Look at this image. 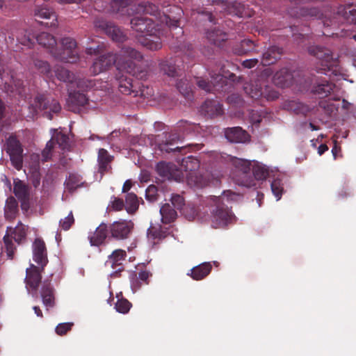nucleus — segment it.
<instances>
[{"mask_svg": "<svg viewBox=\"0 0 356 356\" xmlns=\"http://www.w3.org/2000/svg\"><path fill=\"white\" fill-rule=\"evenodd\" d=\"M130 23L141 45L153 51L161 48L162 43L158 35L159 30L156 28L153 19L137 15L131 19Z\"/></svg>", "mask_w": 356, "mask_h": 356, "instance_id": "obj_3", "label": "nucleus"}, {"mask_svg": "<svg viewBox=\"0 0 356 356\" xmlns=\"http://www.w3.org/2000/svg\"><path fill=\"white\" fill-rule=\"evenodd\" d=\"M36 162L33 167L30 168L29 172L32 173L33 177V184L35 187H37L40 184V174H39V165L38 161V156H34Z\"/></svg>", "mask_w": 356, "mask_h": 356, "instance_id": "obj_49", "label": "nucleus"}, {"mask_svg": "<svg viewBox=\"0 0 356 356\" xmlns=\"http://www.w3.org/2000/svg\"><path fill=\"white\" fill-rule=\"evenodd\" d=\"M51 138L52 142L54 143V140H56L58 147L63 149H67L70 147V138L69 137L62 133L61 131H58L57 129H51Z\"/></svg>", "mask_w": 356, "mask_h": 356, "instance_id": "obj_31", "label": "nucleus"}, {"mask_svg": "<svg viewBox=\"0 0 356 356\" xmlns=\"http://www.w3.org/2000/svg\"><path fill=\"white\" fill-rule=\"evenodd\" d=\"M65 188L70 192H73L77 188L83 185L82 178L79 175L70 174L65 181Z\"/></svg>", "mask_w": 356, "mask_h": 356, "instance_id": "obj_34", "label": "nucleus"}, {"mask_svg": "<svg viewBox=\"0 0 356 356\" xmlns=\"http://www.w3.org/2000/svg\"><path fill=\"white\" fill-rule=\"evenodd\" d=\"M225 136L231 143H245L249 139L248 134L239 127L227 129Z\"/></svg>", "mask_w": 356, "mask_h": 356, "instance_id": "obj_20", "label": "nucleus"}, {"mask_svg": "<svg viewBox=\"0 0 356 356\" xmlns=\"http://www.w3.org/2000/svg\"><path fill=\"white\" fill-rule=\"evenodd\" d=\"M36 40L39 44L49 49L52 54L56 45V41L54 36L48 33L42 32L36 37Z\"/></svg>", "mask_w": 356, "mask_h": 356, "instance_id": "obj_27", "label": "nucleus"}, {"mask_svg": "<svg viewBox=\"0 0 356 356\" xmlns=\"http://www.w3.org/2000/svg\"><path fill=\"white\" fill-rule=\"evenodd\" d=\"M106 33L111 39L116 42H122L125 38L120 29L115 26H110L106 29Z\"/></svg>", "mask_w": 356, "mask_h": 356, "instance_id": "obj_43", "label": "nucleus"}, {"mask_svg": "<svg viewBox=\"0 0 356 356\" xmlns=\"http://www.w3.org/2000/svg\"><path fill=\"white\" fill-rule=\"evenodd\" d=\"M147 235L148 236H152L153 238H163L165 235V232H164L161 225L153 226L151 225L150 227L147 229Z\"/></svg>", "mask_w": 356, "mask_h": 356, "instance_id": "obj_48", "label": "nucleus"}, {"mask_svg": "<svg viewBox=\"0 0 356 356\" xmlns=\"http://www.w3.org/2000/svg\"><path fill=\"white\" fill-rule=\"evenodd\" d=\"M181 140V137L177 134H171L169 135L168 138H167V143L165 144H161L159 146V148L161 151H165L167 152H169L170 151H173L175 149H179V147H177L175 148L168 147V143L170 145H172V143L179 141Z\"/></svg>", "mask_w": 356, "mask_h": 356, "instance_id": "obj_42", "label": "nucleus"}, {"mask_svg": "<svg viewBox=\"0 0 356 356\" xmlns=\"http://www.w3.org/2000/svg\"><path fill=\"white\" fill-rule=\"evenodd\" d=\"M179 91L186 97H190L191 92V85L186 79H181L177 83Z\"/></svg>", "mask_w": 356, "mask_h": 356, "instance_id": "obj_44", "label": "nucleus"}, {"mask_svg": "<svg viewBox=\"0 0 356 356\" xmlns=\"http://www.w3.org/2000/svg\"><path fill=\"white\" fill-rule=\"evenodd\" d=\"M42 268L31 264L29 268L26 269V276L25 278L26 288L29 293L33 291L32 296H37V290L41 281Z\"/></svg>", "mask_w": 356, "mask_h": 356, "instance_id": "obj_14", "label": "nucleus"}, {"mask_svg": "<svg viewBox=\"0 0 356 356\" xmlns=\"http://www.w3.org/2000/svg\"><path fill=\"white\" fill-rule=\"evenodd\" d=\"M156 170L160 176L168 180L183 181L184 175L181 170L171 163L159 162L156 165Z\"/></svg>", "mask_w": 356, "mask_h": 356, "instance_id": "obj_12", "label": "nucleus"}, {"mask_svg": "<svg viewBox=\"0 0 356 356\" xmlns=\"http://www.w3.org/2000/svg\"><path fill=\"white\" fill-rule=\"evenodd\" d=\"M201 111L205 115L213 118L222 113V105L216 100H207L201 106Z\"/></svg>", "mask_w": 356, "mask_h": 356, "instance_id": "obj_22", "label": "nucleus"}, {"mask_svg": "<svg viewBox=\"0 0 356 356\" xmlns=\"http://www.w3.org/2000/svg\"><path fill=\"white\" fill-rule=\"evenodd\" d=\"M124 207L123 201L120 199L115 198L112 202V208L115 211H120Z\"/></svg>", "mask_w": 356, "mask_h": 356, "instance_id": "obj_58", "label": "nucleus"}, {"mask_svg": "<svg viewBox=\"0 0 356 356\" xmlns=\"http://www.w3.org/2000/svg\"><path fill=\"white\" fill-rule=\"evenodd\" d=\"M258 63L257 58L247 59L243 62V66L245 68H252L254 67Z\"/></svg>", "mask_w": 356, "mask_h": 356, "instance_id": "obj_59", "label": "nucleus"}, {"mask_svg": "<svg viewBox=\"0 0 356 356\" xmlns=\"http://www.w3.org/2000/svg\"><path fill=\"white\" fill-rule=\"evenodd\" d=\"M54 147V143L52 142V140H49L47 145L45 148L42 152V161H47L50 158L51 155V150Z\"/></svg>", "mask_w": 356, "mask_h": 356, "instance_id": "obj_53", "label": "nucleus"}, {"mask_svg": "<svg viewBox=\"0 0 356 356\" xmlns=\"http://www.w3.org/2000/svg\"><path fill=\"white\" fill-rule=\"evenodd\" d=\"M343 12L344 18L348 23H356V9L352 8L351 6H348L345 8Z\"/></svg>", "mask_w": 356, "mask_h": 356, "instance_id": "obj_50", "label": "nucleus"}, {"mask_svg": "<svg viewBox=\"0 0 356 356\" xmlns=\"http://www.w3.org/2000/svg\"><path fill=\"white\" fill-rule=\"evenodd\" d=\"M34 113H37L38 111H43L44 115L49 119H52V114L58 113L60 109V105L58 101L51 97L43 95H38L35 99Z\"/></svg>", "mask_w": 356, "mask_h": 356, "instance_id": "obj_10", "label": "nucleus"}, {"mask_svg": "<svg viewBox=\"0 0 356 356\" xmlns=\"http://www.w3.org/2000/svg\"><path fill=\"white\" fill-rule=\"evenodd\" d=\"M6 152L10 156L13 166L19 170L22 167V148L17 138L11 136L6 142Z\"/></svg>", "mask_w": 356, "mask_h": 356, "instance_id": "obj_11", "label": "nucleus"}, {"mask_svg": "<svg viewBox=\"0 0 356 356\" xmlns=\"http://www.w3.org/2000/svg\"><path fill=\"white\" fill-rule=\"evenodd\" d=\"M111 161V156L104 149H100L98 152V163L99 171L102 174L108 170V164Z\"/></svg>", "mask_w": 356, "mask_h": 356, "instance_id": "obj_35", "label": "nucleus"}, {"mask_svg": "<svg viewBox=\"0 0 356 356\" xmlns=\"http://www.w3.org/2000/svg\"><path fill=\"white\" fill-rule=\"evenodd\" d=\"M176 209L172 208L169 204H165L160 209L161 220L164 223H169L173 221L177 217Z\"/></svg>", "mask_w": 356, "mask_h": 356, "instance_id": "obj_33", "label": "nucleus"}, {"mask_svg": "<svg viewBox=\"0 0 356 356\" xmlns=\"http://www.w3.org/2000/svg\"><path fill=\"white\" fill-rule=\"evenodd\" d=\"M17 211V202L15 199L10 197L7 199L5 206V216L6 218L12 219L15 217Z\"/></svg>", "mask_w": 356, "mask_h": 356, "instance_id": "obj_39", "label": "nucleus"}, {"mask_svg": "<svg viewBox=\"0 0 356 356\" xmlns=\"http://www.w3.org/2000/svg\"><path fill=\"white\" fill-rule=\"evenodd\" d=\"M137 15H150L158 21L161 24H165L170 28H179L178 20L171 19L164 12H161L159 8L150 3H142L136 8Z\"/></svg>", "mask_w": 356, "mask_h": 356, "instance_id": "obj_7", "label": "nucleus"}, {"mask_svg": "<svg viewBox=\"0 0 356 356\" xmlns=\"http://www.w3.org/2000/svg\"><path fill=\"white\" fill-rule=\"evenodd\" d=\"M74 221V219L72 213L70 212L67 217L60 220L59 224L62 229L67 230L70 229Z\"/></svg>", "mask_w": 356, "mask_h": 356, "instance_id": "obj_51", "label": "nucleus"}, {"mask_svg": "<svg viewBox=\"0 0 356 356\" xmlns=\"http://www.w3.org/2000/svg\"><path fill=\"white\" fill-rule=\"evenodd\" d=\"M61 49L56 47L52 55L58 60L65 63H74L78 58V53L76 49V43L70 38H65L61 40Z\"/></svg>", "mask_w": 356, "mask_h": 356, "instance_id": "obj_8", "label": "nucleus"}, {"mask_svg": "<svg viewBox=\"0 0 356 356\" xmlns=\"http://www.w3.org/2000/svg\"><path fill=\"white\" fill-rule=\"evenodd\" d=\"M106 225L102 223L96 228L92 235L88 236L91 245L97 246L102 244L106 238Z\"/></svg>", "mask_w": 356, "mask_h": 356, "instance_id": "obj_25", "label": "nucleus"}, {"mask_svg": "<svg viewBox=\"0 0 356 356\" xmlns=\"http://www.w3.org/2000/svg\"><path fill=\"white\" fill-rule=\"evenodd\" d=\"M133 227L134 224L131 221L122 220L111 225L109 230L113 238L121 240L128 237Z\"/></svg>", "mask_w": 356, "mask_h": 356, "instance_id": "obj_15", "label": "nucleus"}, {"mask_svg": "<svg viewBox=\"0 0 356 356\" xmlns=\"http://www.w3.org/2000/svg\"><path fill=\"white\" fill-rule=\"evenodd\" d=\"M151 274L149 272L143 270L140 271L138 273V279L139 280L144 282L145 284H148L147 280L150 277Z\"/></svg>", "mask_w": 356, "mask_h": 356, "instance_id": "obj_60", "label": "nucleus"}, {"mask_svg": "<svg viewBox=\"0 0 356 356\" xmlns=\"http://www.w3.org/2000/svg\"><path fill=\"white\" fill-rule=\"evenodd\" d=\"M14 193L22 202V209H25L29 195L28 186L21 180L15 179H14Z\"/></svg>", "mask_w": 356, "mask_h": 356, "instance_id": "obj_21", "label": "nucleus"}, {"mask_svg": "<svg viewBox=\"0 0 356 356\" xmlns=\"http://www.w3.org/2000/svg\"><path fill=\"white\" fill-rule=\"evenodd\" d=\"M131 182L129 180H127L123 185L122 191L126 192L129 191L131 188Z\"/></svg>", "mask_w": 356, "mask_h": 356, "instance_id": "obj_64", "label": "nucleus"}, {"mask_svg": "<svg viewBox=\"0 0 356 356\" xmlns=\"http://www.w3.org/2000/svg\"><path fill=\"white\" fill-rule=\"evenodd\" d=\"M340 152V148L337 147L336 142H334V145L332 149V155H333L334 159H337V155L338 152Z\"/></svg>", "mask_w": 356, "mask_h": 356, "instance_id": "obj_63", "label": "nucleus"}, {"mask_svg": "<svg viewBox=\"0 0 356 356\" xmlns=\"http://www.w3.org/2000/svg\"><path fill=\"white\" fill-rule=\"evenodd\" d=\"M73 325L72 323H59L56 327V332L58 335H63L67 331L70 330Z\"/></svg>", "mask_w": 356, "mask_h": 356, "instance_id": "obj_52", "label": "nucleus"}, {"mask_svg": "<svg viewBox=\"0 0 356 356\" xmlns=\"http://www.w3.org/2000/svg\"><path fill=\"white\" fill-rule=\"evenodd\" d=\"M25 227L20 222L15 228L8 227L6 234L3 237V241L6 248L7 256L9 259H13L15 250V245L12 243L11 238H13L16 243H20L25 239Z\"/></svg>", "mask_w": 356, "mask_h": 356, "instance_id": "obj_9", "label": "nucleus"}, {"mask_svg": "<svg viewBox=\"0 0 356 356\" xmlns=\"http://www.w3.org/2000/svg\"><path fill=\"white\" fill-rule=\"evenodd\" d=\"M211 269V263L204 262L191 269V277L195 280H200L209 275Z\"/></svg>", "mask_w": 356, "mask_h": 356, "instance_id": "obj_30", "label": "nucleus"}, {"mask_svg": "<svg viewBox=\"0 0 356 356\" xmlns=\"http://www.w3.org/2000/svg\"><path fill=\"white\" fill-rule=\"evenodd\" d=\"M34 65L40 73L49 78L53 76V72L47 62L41 60H35L34 61Z\"/></svg>", "mask_w": 356, "mask_h": 356, "instance_id": "obj_41", "label": "nucleus"}, {"mask_svg": "<svg viewBox=\"0 0 356 356\" xmlns=\"http://www.w3.org/2000/svg\"><path fill=\"white\" fill-rule=\"evenodd\" d=\"M74 86H70V88L68 89L69 91V97L67 99V104L68 105H73V106H84L87 102L88 99L85 94L83 92H81L80 91H72Z\"/></svg>", "mask_w": 356, "mask_h": 356, "instance_id": "obj_28", "label": "nucleus"}, {"mask_svg": "<svg viewBox=\"0 0 356 356\" xmlns=\"http://www.w3.org/2000/svg\"><path fill=\"white\" fill-rule=\"evenodd\" d=\"M33 259L35 263L40 265L42 269L47 264V250L44 241L36 238L33 243Z\"/></svg>", "mask_w": 356, "mask_h": 356, "instance_id": "obj_18", "label": "nucleus"}, {"mask_svg": "<svg viewBox=\"0 0 356 356\" xmlns=\"http://www.w3.org/2000/svg\"><path fill=\"white\" fill-rule=\"evenodd\" d=\"M207 39L215 44H218L222 41L226 40V35L220 30H213L207 32Z\"/></svg>", "mask_w": 356, "mask_h": 356, "instance_id": "obj_40", "label": "nucleus"}, {"mask_svg": "<svg viewBox=\"0 0 356 356\" xmlns=\"http://www.w3.org/2000/svg\"><path fill=\"white\" fill-rule=\"evenodd\" d=\"M198 86L206 92H210L212 90V86L210 83L206 82L203 79H199L197 81Z\"/></svg>", "mask_w": 356, "mask_h": 356, "instance_id": "obj_57", "label": "nucleus"}, {"mask_svg": "<svg viewBox=\"0 0 356 356\" xmlns=\"http://www.w3.org/2000/svg\"><path fill=\"white\" fill-rule=\"evenodd\" d=\"M124 72H125L124 71ZM120 75H117V81L118 84V89L120 92L124 95H132L134 97L138 95V92L136 90V86L133 83L132 79L124 75L123 72Z\"/></svg>", "mask_w": 356, "mask_h": 356, "instance_id": "obj_19", "label": "nucleus"}, {"mask_svg": "<svg viewBox=\"0 0 356 356\" xmlns=\"http://www.w3.org/2000/svg\"><path fill=\"white\" fill-rule=\"evenodd\" d=\"M280 51L279 48L273 47L265 51L262 55L261 63L264 65L273 64L280 58Z\"/></svg>", "mask_w": 356, "mask_h": 356, "instance_id": "obj_32", "label": "nucleus"}, {"mask_svg": "<svg viewBox=\"0 0 356 356\" xmlns=\"http://www.w3.org/2000/svg\"><path fill=\"white\" fill-rule=\"evenodd\" d=\"M243 89L249 96L253 99H258L261 96L266 97L268 99H274L278 97V93L273 92L272 94H266L263 90L261 85L258 82L247 83L244 85Z\"/></svg>", "mask_w": 356, "mask_h": 356, "instance_id": "obj_17", "label": "nucleus"}, {"mask_svg": "<svg viewBox=\"0 0 356 356\" xmlns=\"http://www.w3.org/2000/svg\"><path fill=\"white\" fill-rule=\"evenodd\" d=\"M143 58L142 54L132 48H125L122 49L118 55L108 53L100 56L97 58L91 68V72L94 74H98L111 67L113 64L116 65L117 70L120 72L132 74L138 78H143V75L138 74L136 65L134 61H139Z\"/></svg>", "mask_w": 356, "mask_h": 356, "instance_id": "obj_1", "label": "nucleus"}, {"mask_svg": "<svg viewBox=\"0 0 356 356\" xmlns=\"http://www.w3.org/2000/svg\"><path fill=\"white\" fill-rule=\"evenodd\" d=\"M230 161L234 168L233 179L237 184L247 188L256 186L255 180H265L271 174L277 173L276 168L270 169L266 165L254 160L231 157Z\"/></svg>", "mask_w": 356, "mask_h": 356, "instance_id": "obj_2", "label": "nucleus"}, {"mask_svg": "<svg viewBox=\"0 0 356 356\" xmlns=\"http://www.w3.org/2000/svg\"><path fill=\"white\" fill-rule=\"evenodd\" d=\"M10 79H11V81H10V83H7V82H6L5 88L6 90V91L8 92H10L11 93L16 92V93H18L19 95H21L22 91H21L20 88H21V86L22 85V82L19 80H18V81L15 80L13 76H11Z\"/></svg>", "mask_w": 356, "mask_h": 356, "instance_id": "obj_45", "label": "nucleus"}, {"mask_svg": "<svg viewBox=\"0 0 356 356\" xmlns=\"http://www.w3.org/2000/svg\"><path fill=\"white\" fill-rule=\"evenodd\" d=\"M156 186L151 185L145 191V197L149 202H154L156 200Z\"/></svg>", "mask_w": 356, "mask_h": 356, "instance_id": "obj_55", "label": "nucleus"}, {"mask_svg": "<svg viewBox=\"0 0 356 356\" xmlns=\"http://www.w3.org/2000/svg\"><path fill=\"white\" fill-rule=\"evenodd\" d=\"M138 280L136 275H133L131 278V288L134 293L137 291L141 286V282Z\"/></svg>", "mask_w": 356, "mask_h": 356, "instance_id": "obj_56", "label": "nucleus"}, {"mask_svg": "<svg viewBox=\"0 0 356 356\" xmlns=\"http://www.w3.org/2000/svg\"><path fill=\"white\" fill-rule=\"evenodd\" d=\"M126 257V252L122 250H115L108 257L105 264L106 266H110L115 270L110 273L111 277H114L120 272L122 268V262L124 261Z\"/></svg>", "mask_w": 356, "mask_h": 356, "instance_id": "obj_16", "label": "nucleus"}, {"mask_svg": "<svg viewBox=\"0 0 356 356\" xmlns=\"http://www.w3.org/2000/svg\"><path fill=\"white\" fill-rule=\"evenodd\" d=\"M333 88V84L329 83L327 81H325L323 83H319L315 86L313 89V92L318 95L321 97H325L330 94Z\"/></svg>", "mask_w": 356, "mask_h": 356, "instance_id": "obj_37", "label": "nucleus"}, {"mask_svg": "<svg viewBox=\"0 0 356 356\" xmlns=\"http://www.w3.org/2000/svg\"><path fill=\"white\" fill-rule=\"evenodd\" d=\"M54 72L58 80L69 83L70 87L76 86L82 90L91 86L90 83H86L84 79H77L73 74L62 67H56Z\"/></svg>", "mask_w": 356, "mask_h": 356, "instance_id": "obj_13", "label": "nucleus"}, {"mask_svg": "<svg viewBox=\"0 0 356 356\" xmlns=\"http://www.w3.org/2000/svg\"><path fill=\"white\" fill-rule=\"evenodd\" d=\"M41 297L43 305L47 309L52 308L54 306V290L49 284L42 286L41 290Z\"/></svg>", "mask_w": 356, "mask_h": 356, "instance_id": "obj_29", "label": "nucleus"}, {"mask_svg": "<svg viewBox=\"0 0 356 356\" xmlns=\"http://www.w3.org/2000/svg\"><path fill=\"white\" fill-rule=\"evenodd\" d=\"M242 198L241 195L231 191H224L221 196L211 197L216 209L211 214V225L214 228H222L236 221V216L228 209L227 204L238 202Z\"/></svg>", "mask_w": 356, "mask_h": 356, "instance_id": "obj_4", "label": "nucleus"}, {"mask_svg": "<svg viewBox=\"0 0 356 356\" xmlns=\"http://www.w3.org/2000/svg\"><path fill=\"white\" fill-rule=\"evenodd\" d=\"M311 54L316 57L321 64V67H317V72L325 74L329 76L332 75L337 76L341 74L339 60L334 58L330 49L315 47L309 49Z\"/></svg>", "mask_w": 356, "mask_h": 356, "instance_id": "obj_5", "label": "nucleus"}, {"mask_svg": "<svg viewBox=\"0 0 356 356\" xmlns=\"http://www.w3.org/2000/svg\"><path fill=\"white\" fill-rule=\"evenodd\" d=\"M34 15L40 19H51L52 21L50 22L49 26H56L57 25V18L55 13L46 7H37ZM47 25L49 26L48 24Z\"/></svg>", "mask_w": 356, "mask_h": 356, "instance_id": "obj_26", "label": "nucleus"}, {"mask_svg": "<svg viewBox=\"0 0 356 356\" xmlns=\"http://www.w3.org/2000/svg\"><path fill=\"white\" fill-rule=\"evenodd\" d=\"M199 15H205V17L207 18V20L209 22H213V16L211 13L209 12H202V13H198Z\"/></svg>", "mask_w": 356, "mask_h": 356, "instance_id": "obj_61", "label": "nucleus"}, {"mask_svg": "<svg viewBox=\"0 0 356 356\" xmlns=\"http://www.w3.org/2000/svg\"><path fill=\"white\" fill-rule=\"evenodd\" d=\"M328 147L326 145L322 144L318 148V153L319 155H322L324 152L327 151Z\"/></svg>", "mask_w": 356, "mask_h": 356, "instance_id": "obj_62", "label": "nucleus"}, {"mask_svg": "<svg viewBox=\"0 0 356 356\" xmlns=\"http://www.w3.org/2000/svg\"><path fill=\"white\" fill-rule=\"evenodd\" d=\"M273 81L278 87H288L292 81V75L287 69H282L275 74Z\"/></svg>", "mask_w": 356, "mask_h": 356, "instance_id": "obj_24", "label": "nucleus"}, {"mask_svg": "<svg viewBox=\"0 0 356 356\" xmlns=\"http://www.w3.org/2000/svg\"><path fill=\"white\" fill-rule=\"evenodd\" d=\"M14 36L17 38V42L22 45L30 48L34 43L35 36L31 35L26 31L23 29H17L12 36H9L8 40L10 43L14 42Z\"/></svg>", "mask_w": 356, "mask_h": 356, "instance_id": "obj_23", "label": "nucleus"}, {"mask_svg": "<svg viewBox=\"0 0 356 356\" xmlns=\"http://www.w3.org/2000/svg\"><path fill=\"white\" fill-rule=\"evenodd\" d=\"M131 307V304L126 299L118 298L115 308L119 313L127 314Z\"/></svg>", "mask_w": 356, "mask_h": 356, "instance_id": "obj_46", "label": "nucleus"}, {"mask_svg": "<svg viewBox=\"0 0 356 356\" xmlns=\"http://www.w3.org/2000/svg\"><path fill=\"white\" fill-rule=\"evenodd\" d=\"M171 202L175 209H180L184 205V198L179 195H172L171 197Z\"/></svg>", "mask_w": 356, "mask_h": 356, "instance_id": "obj_54", "label": "nucleus"}, {"mask_svg": "<svg viewBox=\"0 0 356 356\" xmlns=\"http://www.w3.org/2000/svg\"><path fill=\"white\" fill-rule=\"evenodd\" d=\"M139 206V202L137 196L133 193H129L126 195L125 198V209L129 213L135 212Z\"/></svg>", "mask_w": 356, "mask_h": 356, "instance_id": "obj_38", "label": "nucleus"}, {"mask_svg": "<svg viewBox=\"0 0 356 356\" xmlns=\"http://www.w3.org/2000/svg\"><path fill=\"white\" fill-rule=\"evenodd\" d=\"M161 71L169 76L175 77L177 75V72L175 65L168 61H163L160 64Z\"/></svg>", "mask_w": 356, "mask_h": 356, "instance_id": "obj_47", "label": "nucleus"}, {"mask_svg": "<svg viewBox=\"0 0 356 356\" xmlns=\"http://www.w3.org/2000/svg\"><path fill=\"white\" fill-rule=\"evenodd\" d=\"M199 167L198 159L193 156H188L182 160L179 170L182 171L184 179L191 187L202 188L210 182L198 172Z\"/></svg>", "mask_w": 356, "mask_h": 356, "instance_id": "obj_6", "label": "nucleus"}, {"mask_svg": "<svg viewBox=\"0 0 356 356\" xmlns=\"http://www.w3.org/2000/svg\"><path fill=\"white\" fill-rule=\"evenodd\" d=\"M270 187L272 193L276 197L277 201L280 200L284 193V184L280 175H277V176L274 178L270 184Z\"/></svg>", "mask_w": 356, "mask_h": 356, "instance_id": "obj_36", "label": "nucleus"}]
</instances>
